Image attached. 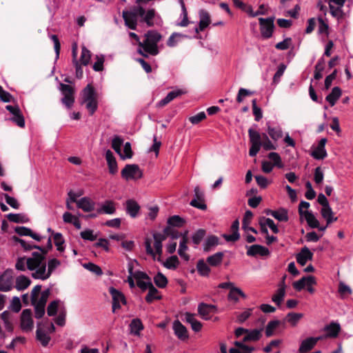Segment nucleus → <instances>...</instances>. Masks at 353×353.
Here are the masks:
<instances>
[{
	"mask_svg": "<svg viewBox=\"0 0 353 353\" xmlns=\"http://www.w3.org/2000/svg\"><path fill=\"white\" fill-rule=\"evenodd\" d=\"M247 254L248 256H256L260 255L261 256H268L270 254L269 250L262 245H253L248 248L247 251Z\"/></svg>",
	"mask_w": 353,
	"mask_h": 353,
	"instance_id": "5701e85b",
	"label": "nucleus"
},
{
	"mask_svg": "<svg viewBox=\"0 0 353 353\" xmlns=\"http://www.w3.org/2000/svg\"><path fill=\"white\" fill-rule=\"evenodd\" d=\"M240 296L243 299L246 298V295L240 288L234 287L230 290L228 294L229 300L238 302Z\"/></svg>",
	"mask_w": 353,
	"mask_h": 353,
	"instance_id": "a19ab883",
	"label": "nucleus"
},
{
	"mask_svg": "<svg viewBox=\"0 0 353 353\" xmlns=\"http://www.w3.org/2000/svg\"><path fill=\"white\" fill-rule=\"evenodd\" d=\"M37 339L40 341L43 346H47L50 341V336L41 327L37 330Z\"/></svg>",
	"mask_w": 353,
	"mask_h": 353,
	"instance_id": "37998d69",
	"label": "nucleus"
},
{
	"mask_svg": "<svg viewBox=\"0 0 353 353\" xmlns=\"http://www.w3.org/2000/svg\"><path fill=\"white\" fill-rule=\"evenodd\" d=\"M48 250H45L43 253L39 252L37 255L39 263L37 270L32 273V276L36 279L46 280L48 279L54 270L60 265V261L57 259H50L48 262V270H46V261L45 255Z\"/></svg>",
	"mask_w": 353,
	"mask_h": 353,
	"instance_id": "7ed1b4c3",
	"label": "nucleus"
},
{
	"mask_svg": "<svg viewBox=\"0 0 353 353\" xmlns=\"http://www.w3.org/2000/svg\"><path fill=\"white\" fill-rule=\"evenodd\" d=\"M130 332L134 335H139L140 331L143 329L142 322L139 319H133L130 324Z\"/></svg>",
	"mask_w": 353,
	"mask_h": 353,
	"instance_id": "c03bdc74",
	"label": "nucleus"
},
{
	"mask_svg": "<svg viewBox=\"0 0 353 353\" xmlns=\"http://www.w3.org/2000/svg\"><path fill=\"white\" fill-rule=\"evenodd\" d=\"M168 224L172 226L175 227H181L183 225L184 221L182 218H181L179 216L174 215L171 216L168 221Z\"/></svg>",
	"mask_w": 353,
	"mask_h": 353,
	"instance_id": "774afa93",
	"label": "nucleus"
},
{
	"mask_svg": "<svg viewBox=\"0 0 353 353\" xmlns=\"http://www.w3.org/2000/svg\"><path fill=\"white\" fill-rule=\"evenodd\" d=\"M95 61L92 65L94 70L97 72L102 71L103 70V63L105 61V57L102 54L96 55Z\"/></svg>",
	"mask_w": 353,
	"mask_h": 353,
	"instance_id": "5fc2aeb1",
	"label": "nucleus"
},
{
	"mask_svg": "<svg viewBox=\"0 0 353 353\" xmlns=\"http://www.w3.org/2000/svg\"><path fill=\"white\" fill-rule=\"evenodd\" d=\"M196 268L198 272L202 276H208L210 272L208 265L203 260L198 261Z\"/></svg>",
	"mask_w": 353,
	"mask_h": 353,
	"instance_id": "6e6d98bb",
	"label": "nucleus"
},
{
	"mask_svg": "<svg viewBox=\"0 0 353 353\" xmlns=\"http://www.w3.org/2000/svg\"><path fill=\"white\" fill-rule=\"evenodd\" d=\"M263 330V328L248 330L246 334L243 337V342L259 341L262 336Z\"/></svg>",
	"mask_w": 353,
	"mask_h": 353,
	"instance_id": "7c9ffc66",
	"label": "nucleus"
},
{
	"mask_svg": "<svg viewBox=\"0 0 353 353\" xmlns=\"http://www.w3.org/2000/svg\"><path fill=\"white\" fill-rule=\"evenodd\" d=\"M274 17L259 19L261 34L264 39L272 37L274 29Z\"/></svg>",
	"mask_w": 353,
	"mask_h": 353,
	"instance_id": "9b49d317",
	"label": "nucleus"
},
{
	"mask_svg": "<svg viewBox=\"0 0 353 353\" xmlns=\"http://www.w3.org/2000/svg\"><path fill=\"white\" fill-rule=\"evenodd\" d=\"M37 255H39V252H34L31 257L26 258L23 256L18 258L15 264V268L19 271H25L28 268L29 270L35 272L39 263Z\"/></svg>",
	"mask_w": 353,
	"mask_h": 353,
	"instance_id": "423d86ee",
	"label": "nucleus"
},
{
	"mask_svg": "<svg viewBox=\"0 0 353 353\" xmlns=\"http://www.w3.org/2000/svg\"><path fill=\"white\" fill-rule=\"evenodd\" d=\"M248 134L251 144L249 154L251 157H254L259 152L262 145L261 135L257 131L252 128L248 130Z\"/></svg>",
	"mask_w": 353,
	"mask_h": 353,
	"instance_id": "9d476101",
	"label": "nucleus"
},
{
	"mask_svg": "<svg viewBox=\"0 0 353 353\" xmlns=\"http://www.w3.org/2000/svg\"><path fill=\"white\" fill-rule=\"evenodd\" d=\"M59 89L63 96L61 99V102L66 108H71L74 102V88L70 85L60 83Z\"/></svg>",
	"mask_w": 353,
	"mask_h": 353,
	"instance_id": "1a4fd4ad",
	"label": "nucleus"
},
{
	"mask_svg": "<svg viewBox=\"0 0 353 353\" xmlns=\"http://www.w3.org/2000/svg\"><path fill=\"white\" fill-rule=\"evenodd\" d=\"M268 215H271L279 221L286 222L288 221V210L284 208H280L278 210H268L266 212Z\"/></svg>",
	"mask_w": 353,
	"mask_h": 353,
	"instance_id": "c756f323",
	"label": "nucleus"
},
{
	"mask_svg": "<svg viewBox=\"0 0 353 353\" xmlns=\"http://www.w3.org/2000/svg\"><path fill=\"white\" fill-rule=\"evenodd\" d=\"M194 198L190 201V205L194 208L205 210L207 205L205 203L204 193L201 191L199 186H196L194 190Z\"/></svg>",
	"mask_w": 353,
	"mask_h": 353,
	"instance_id": "4468645a",
	"label": "nucleus"
},
{
	"mask_svg": "<svg viewBox=\"0 0 353 353\" xmlns=\"http://www.w3.org/2000/svg\"><path fill=\"white\" fill-rule=\"evenodd\" d=\"M31 283L30 279L24 275H20L16 278L15 288L17 290L21 291L28 288Z\"/></svg>",
	"mask_w": 353,
	"mask_h": 353,
	"instance_id": "f704fd0d",
	"label": "nucleus"
},
{
	"mask_svg": "<svg viewBox=\"0 0 353 353\" xmlns=\"http://www.w3.org/2000/svg\"><path fill=\"white\" fill-rule=\"evenodd\" d=\"M223 258V252H216L207 259V262L212 266H217L222 262Z\"/></svg>",
	"mask_w": 353,
	"mask_h": 353,
	"instance_id": "09e8293b",
	"label": "nucleus"
},
{
	"mask_svg": "<svg viewBox=\"0 0 353 353\" xmlns=\"http://www.w3.org/2000/svg\"><path fill=\"white\" fill-rule=\"evenodd\" d=\"M285 277H283V281L279 284V288L276 291V293L272 297V301L278 306L281 305L285 296Z\"/></svg>",
	"mask_w": 353,
	"mask_h": 353,
	"instance_id": "6ab92c4d",
	"label": "nucleus"
},
{
	"mask_svg": "<svg viewBox=\"0 0 353 353\" xmlns=\"http://www.w3.org/2000/svg\"><path fill=\"white\" fill-rule=\"evenodd\" d=\"M100 99V94L90 86V114H93L97 111Z\"/></svg>",
	"mask_w": 353,
	"mask_h": 353,
	"instance_id": "4be33fe9",
	"label": "nucleus"
},
{
	"mask_svg": "<svg viewBox=\"0 0 353 353\" xmlns=\"http://www.w3.org/2000/svg\"><path fill=\"white\" fill-rule=\"evenodd\" d=\"M161 296L159 294V291L154 287L153 285H150L148 289V293L145 297V301L148 303H152L154 300L161 299Z\"/></svg>",
	"mask_w": 353,
	"mask_h": 353,
	"instance_id": "49530a36",
	"label": "nucleus"
},
{
	"mask_svg": "<svg viewBox=\"0 0 353 353\" xmlns=\"http://www.w3.org/2000/svg\"><path fill=\"white\" fill-rule=\"evenodd\" d=\"M121 176L126 181L138 180L143 176V172L137 164H128L121 172Z\"/></svg>",
	"mask_w": 353,
	"mask_h": 353,
	"instance_id": "6e6552de",
	"label": "nucleus"
},
{
	"mask_svg": "<svg viewBox=\"0 0 353 353\" xmlns=\"http://www.w3.org/2000/svg\"><path fill=\"white\" fill-rule=\"evenodd\" d=\"M122 17L124 20L125 26L131 30L137 29L139 18L148 27H152L157 24V20L160 19V17L157 14L154 8L145 10L141 6H134L130 10H123Z\"/></svg>",
	"mask_w": 353,
	"mask_h": 353,
	"instance_id": "f257e3e1",
	"label": "nucleus"
},
{
	"mask_svg": "<svg viewBox=\"0 0 353 353\" xmlns=\"http://www.w3.org/2000/svg\"><path fill=\"white\" fill-rule=\"evenodd\" d=\"M14 276L12 270H7L0 275V291L8 292L12 289Z\"/></svg>",
	"mask_w": 353,
	"mask_h": 353,
	"instance_id": "f8f14e48",
	"label": "nucleus"
},
{
	"mask_svg": "<svg viewBox=\"0 0 353 353\" xmlns=\"http://www.w3.org/2000/svg\"><path fill=\"white\" fill-rule=\"evenodd\" d=\"M163 266L169 270H175L179 265V261L176 256L174 255L168 258L163 263Z\"/></svg>",
	"mask_w": 353,
	"mask_h": 353,
	"instance_id": "de8ad7c7",
	"label": "nucleus"
},
{
	"mask_svg": "<svg viewBox=\"0 0 353 353\" xmlns=\"http://www.w3.org/2000/svg\"><path fill=\"white\" fill-rule=\"evenodd\" d=\"M59 305H60V301H52L48 308H47V312H48V316H54L57 311L59 309Z\"/></svg>",
	"mask_w": 353,
	"mask_h": 353,
	"instance_id": "bf43d9fd",
	"label": "nucleus"
},
{
	"mask_svg": "<svg viewBox=\"0 0 353 353\" xmlns=\"http://www.w3.org/2000/svg\"><path fill=\"white\" fill-rule=\"evenodd\" d=\"M316 279L313 276H303L299 281H296L293 283V288L297 290L301 291L305 287H306L307 284H316Z\"/></svg>",
	"mask_w": 353,
	"mask_h": 353,
	"instance_id": "a878e982",
	"label": "nucleus"
},
{
	"mask_svg": "<svg viewBox=\"0 0 353 353\" xmlns=\"http://www.w3.org/2000/svg\"><path fill=\"white\" fill-rule=\"evenodd\" d=\"M123 139L119 137L116 136L114 137L112 141V148L115 150L117 153L121 154V147L123 144Z\"/></svg>",
	"mask_w": 353,
	"mask_h": 353,
	"instance_id": "338daca9",
	"label": "nucleus"
},
{
	"mask_svg": "<svg viewBox=\"0 0 353 353\" xmlns=\"http://www.w3.org/2000/svg\"><path fill=\"white\" fill-rule=\"evenodd\" d=\"M313 254L307 247H303L301 252L296 255V261L301 265L303 266L306 264L307 261L312 260Z\"/></svg>",
	"mask_w": 353,
	"mask_h": 353,
	"instance_id": "393cba45",
	"label": "nucleus"
},
{
	"mask_svg": "<svg viewBox=\"0 0 353 353\" xmlns=\"http://www.w3.org/2000/svg\"><path fill=\"white\" fill-rule=\"evenodd\" d=\"M303 316L302 313L290 312L286 316V321L293 327L296 326Z\"/></svg>",
	"mask_w": 353,
	"mask_h": 353,
	"instance_id": "8fccbe9b",
	"label": "nucleus"
},
{
	"mask_svg": "<svg viewBox=\"0 0 353 353\" xmlns=\"http://www.w3.org/2000/svg\"><path fill=\"white\" fill-rule=\"evenodd\" d=\"M154 281L155 284L161 288H165L168 283V279L162 273L159 272L154 277Z\"/></svg>",
	"mask_w": 353,
	"mask_h": 353,
	"instance_id": "4d7b16f0",
	"label": "nucleus"
},
{
	"mask_svg": "<svg viewBox=\"0 0 353 353\" xmlns=\"http://www.w3.org/2000/svg\"><path fill=\"white\" fill-rule=\"evenodd\" d=\"M13 240L15 241V242H17L19 243H20L21 246L24 249V250L26 251H28V250H31L32 249H38L39 250L41 251V253L43 252V251L45 250L44 248H41V246H39V245H33L32 243H28L26 242L25 240L23 239H19V237L17 236H14L12 237Z\"/></svg>",
	"mask_w": 353,
	"mask_h": 353,
	"instance_id": "e433bc0d",
	"label": "nucleus"
},
{
	"mask_svg": "<svg viewBox=\"0 0 353 353\" xmlns=\"http://www.w3.org/2000/svg\"><path fill=\"white\" fill-rule=\"evenodd\" d=\"M219 244V239L216 236H209L205 243L204 250L205 251H209L210 248L214 247Z\"/></svg>",
	"mask_w": 353,
	"mask_h": 353,
	"instance_id": "680f3d73",
	"label": "nucleus"
},
{
	"mask_svg": "<svg viewBox=\"0 0 353 353\" xmlns=\"http://www.w3.org/2000/svg\"><path fill=\"white\" fill-rule=\"evenodd\" d=\"M116 212L115 203L110 200L103 202L97 209L99 214H113Z\"/></svg>",
	"mask_w": 353,
	"mask_h": 353,
	"instance_id": "bb28decb",
	"label": "nucleus"
},
{
	"mask_svg": "<svg viewBox=\"0 0 353 353\" xmlns=\"http://www.w3.org/2000/svg\"><path fill=\"white\" fill-rule=\"evenodd\" d=\"M280 325L281 321L279 320H273L268 322L265 328V336L267 337L273 336Z\"/></svg>",
	"mask_w": 353,
	"mask_h": 353,
	"instance_id": "58836bf2",
	"label": "nucleus"
},
{
	"mask_svg": "<svg viewBox=\"0 0 353 353\" xmlns=\"http://www.w3.org/2000/svg\"><path fill=\"white\" fill-rule=\"evenodd\" d=\"M268 158L273 162L272 165L274 166H276L279 168H282L283 167L281 158L277 152H272L269 153Z\"/></svg>",
	"mask_w": 353,
	"mask_h": 353,
	"instance_id": "864d4df0",
	"label": "nucleus"
},
{
	"mask_svg": "<svg viewBox=\"0 0 353 353\" xmlns=\"http://www.w3.org/2000/svg\"><path fill=\"white\" fill-rule=\"evenodd\" d=\"M239 222L238 220H235L231 226V230L232 233L231 234H224L223 238L227 241H237L239 237Z\"/></svg>",
	"mask_w": 353,
	"mask_h": 353,
	"instance_id": "2f4dec72",
	"label": "nucleus"
},
{
	"mask_svg": "<svg viewBox=\"0 0 353 353\" xmlns=\"http://www.w3.org/2000/svg\"><path fill=\"white\" fill-rule=\"evenodd\" d=\"M325 330L327 332V337L335 338L338 336L341 327L339 323L332 322L325 327Z\"/></svg>",
	"mask_w": 353,
	"mask_h": 353,
	"instance_id": "4c0bfd02",
	"label": "nucleus"
},
{
	"mask_svg": "<svg viewBox=\"0 0 353 353\" xmlns=\"http://www.w3.org/2000/svg\"><path fill=\"white\" fill-rule=\"evenodd\" d=\"M154 249L152 247V241L151 239L147 238L145 240V246L146 253L152 256L153 259L161 261V257L163 253L162 243L166 239V236L161 233L153 234Z\"/></svg>",
	"mask_w": 353,
	"mask_h": 353,
	"instance_id": "39448f33",
	"label": "nucleus"
},
{
	"mask_svg": "<svg viewBox=\"0 0 353 353\" xmlns=\"http://www.w3.org/2000/svg\"><path fill=\"white\" fill-rule=\"evenodd\" d=\"M341 94V89L339 87H334L332 88V92L326 97L325 100L331 106H334Z\"/></svg>",
	"mask_w": 353,
	"mask_h": 353,
	"instance_id": "c9c22d12",
	"label": "nucleus"
},
{
	"mask_svg": "<svg viewBox=\"0 0 353 353\" xmlns=\"http://www.w3.org/2000/svg\"><path fill=\"white\" fill-rule=\"evenodd\" d=\"M214 308V307L212 305L202 303L198 306V313L203 319L208 320L210 319V313L212 312Z\"/></svg>",
	"mask_w": 353,
	"mask_h": 353,
	"instance_id": "72a5a7b5",
	"label": "nucleus"
},
{
	"mask_svg": "<svg viewBox=\"0 0 353 353\" xmlns=\"http://www.w3.org/2000/svg\"><path fill=\"white\" fill-rule=\"evenodd\" d=\"M66 311L64 307L60 308L59 314L55 319V323L59 326H63L65 322Z\"/></svg>",
	"mask_w": 353,
	"mask_h": 353,
	"instance_id": "0e129e2a",
	"label": "nucleus"
},
{
	"mask_svg": "<svg viewBox=\"0 0 353 353\" xmlns=\"http://www.w3.org/2000/svg\"><path fill=\"white\" fill-rule=\"evenodd\" d=\"M125 209L131 217L135 218L140 210V206L136 201L129 199L125 202Z\"/></svg>",
	"mask_w": 353,
	"mask_h": 353,
	"instance_id": "c85d7f7f",
	"label": "nucleus"
},
{
	"mask_svg": "<svg viewBox=\"0 0 353 353\" xmlns=\"http://www.w3.org/2000/svg\"><path fill=\"white\" fill-rule=\"evenodd\" d=\"M109 292L112 298V310L115 312L116 310L121 307V304L125 305L126 300L123 294L115 289L113 287L110 288Z\"/></svg>",
	"mask_w": 353,
	"mask_h": 353,
	"instance_id": "ddd939ff",
	"label": "nucleus"
},
{
	"mask_svg": "<svg viewBox=\"0 0 353 353\" xmlns=\"http://www.w3.org/2000/svg\"><path fill=\"white\" fill-rule=\"evenodd\" d=\"M187 92L183 89H176L170 92L167 96L161 99L158 103L157 107L162 108L171 102L174 99L179 97L180 96L185 94Z\"/></svg>",
	"mask_w": 353,
	"mask_h": 353,
	"instance_id": "dca6fc26",
	"label": "nucleus"
},
{
	"mask_svg": "<svg viewBox=\"0 0 353 353\" xmlns=\"http://www.w3.org/2000/svg\"><path fill=\"white\" fill-rule=\"evenodd\" d=\"M53 239L57 250L60 252L63 251V244L65 243V241L63 239L62 234L59 232L54 233L53 236Z\"/></svg>",
	"mask_w": 353,
	"mask_h": 353,
	"instance_id": "603ef678",
	"label": "nucleus"
},
{
	"mask_svg": "<svg viewBox=\"0 0 353 353\" xmlns=\"http://www.w3.org/2000/svg\"><path fill=\"white\" fill-rule=\"evenodd\" d=\"M185 38H188V36L179 32H173L167 41V46L170 48H174Z\"/></svg>",
	"mask_w": 353,
	"mask_h": 353,
	"instance_id": "473e14b6",
	"label": "nucleus"
},
{
	"mask_svg": "<svg viewBox=\"0 0 353 353\" xmlns=\"http://www.w3.org/2000/svg\"><path fill=\"white\" fill-rule=\"evenodd\" d=\"M210 17L209 13L204 10H201L199 11V27L195 28L194 31L196 34L202 32L206 28L210 23Z\"/></svg>",
	"mask_w": 353,
	"mask_h": 353,
	"instance_id": "a211bd4d",
	"label": "nucleus"
},
{
	"mask_svg": "<svg viewBox=\"0 0 353 353\" xmlns=\"http://www.w3.org/2000/svg\"><path fill=\"white\" fill-rule=\"evenodd\" d=\"M144 37L145 39L139 43L138 53L144 57L157 55L159 53L157 44L161 40L162 35L156 30H149Z\"/></svg>",
	"mask_w": 353,
	"mask_h": 353,
	"instance_id": "f03ea898",
	"label": "nucleus"
},
{
	"mask_svg": "<svg viewBox=\"0 0 353 353\" xmlns=\"http://www.w3.org/2000/svg\"><path fill=\"white\" fill-rule=\"evenodd\" d=\"M188 241V232H185L183 234H182V239L179 243L178 254L186 261L190 260V256L186 253V251L188 249L187 246Z\"/></svg>",
	"mask_w": 353,
	"mask_h": 353,
	"instance_id": "b1692460",
	"label": "nucleus"
},
{
	"mask_svg": "<svg viewBox=\"0 0 353 353\" xmlns=\"http://www.w3.org/2000/svg\"><path fill=\"white\" fill-rule=\"evenodd\" d=\"M21 327L23 331L28 332L33 327V321L32 319V313L30 310H24L21 316Z\"/></svg>",
	"mask_w": 353,
	"mask_h": 353,
	"instance_id": "2eb2a0df",
	"label": "nucleus"
},
{
	"mask_svg": "<svg viewBox=\"0 0 353 353\" xmlns=\"http://www.w3.org/2000/svg\"><path fill=\"white\" fill-rule=\"evenodd\" d=\"M81 193H75L72 191L68 193V199L66 201V205L68 209L72 210L73 208L72 206V203H75L77 201V199L81 196Z\"/></svg>",
	"mask_w": 353,
	"mask_h": 353,
	"instance_id": "052dcab7",
	"label": "nucleus"
},
{
	"mask_svg": "<svg viewBox=\"0 0 353 353\" xmlns=\"http://www.w3.org/2000/svg\"><path fill=\"white\" fill-rule=\"evenodd\" d=\"M41 285L34 286L31 292V302L32 305L45 306L50 295V290L47 289L41 292Z\"/></svg>",
	"mask_w": 353,
	"mask_h": 353,
	"instance_id": "0eeeda50",
	"label": "nucleus"
},
{
	"mask_svg": "<svg viewBox=\"0 0 353 353\" xmlns=\"http://www.w3.org/2000/svg\"><path fill=\"white\" fill-rule=\"evenodd\" d=\"M339 292L341 297L343 298L351 294L352 291L348 285L341 281L339 285Z\"/></svg>",
	"mask_w": 353,
	"mask_h": 353,
	"instance_id": "e2e57ef3",
	"label": "nucleus"
},
{
	"mask_svg": "<svg viewBox=\"0 0 353 353\" xmlns=\"http://www.w3.org/2000/svg\"><path fill=\"white\" fill-rule=\"evenodd\" d=\"M304 217L310 227L312 228H319V222L312 212L305 211Z\"/></svg>",
	"mask_w": 353,
	"mask_h": 353,
	"instance_id": "a18cd8bd",
	"label": "nucleus"
},
{
	"mask_svg": "<svg viewBox=\"0 0 353 353\" xmlns=\"http://www.w3.org/2000/svg\"><path fill=\"white\" fill-rule=\"evenodd\" d=\"M1 198H4L6 199V202L14 209H18L19 208L18 201L15 198L9 196L8 194L2 193L1 194Z\"/></svg>",
	"mask_w": 353,
	"mask_h": 353,
	"instance_id": "13d9d810",
	"label": "nucleus"
},
{
	"mask_svg": "<svg viewBox=\"0 0 353 353\" xmlns=\"http://www.w3.org/2000/svg\"><path fill=\"white\" fill-rule=\"evenodd\" d=\"M78 45L73 43L72 46V63L75 68V75L77 79H81L83 75V67L88 65V50L84 45L81 48V53L77 57Z\"/></svg>",
	"mask_w": 353,
	"mask_h": 353,
	"instance_id": "20e7f679",
	"label": "nucleus"
},
{
	"mask_svg": "<svg viewBox=\"0 0 353 353\" xmlns=\"http://www.w3.org/2000/svg\"><path fill=\"white\" fill-rule=\"evenodd\" d=\"M343 6L336 5L335 3L329 1V7L331 14L339 19H341L343 17V12L342 8Z\"/></svg>",
	"mask_w": 353,
	"mask_h": 353,
	"instance_id": "79ce46f5",
	"label": "nucleus"
},
{
	"mask_svg": "<svg viewBox=\"0 0 353 353\" xmlns=\"http://www.w3.org/2000/svg\"><path fill=\"white\" fill-rule=\"evenodd\" d=\"M321 213L326 220L327 225L337 220V217H334L332 210L330 205L322 208Z\"/></svg>",
	"mask_w": 353,
	"mask_h": 353,
	"instance_id": "ea45409f",
	"label": "nucleus"
},
{
	"mask_svg": "<svg viewBox=\"0 0 353 353\" xmlns=\"http://www.w3.org/2000/svg\"><path fill=\"white\" fill-rule=\"evenodd\" d=\"M319 337H309L303 340L299 348V353H305L310 351L316 344Z\"/></svg>",
	"mask_w": 353,
	"mask_h": 353,
	"instance_id": "aec40b11",
	"label": "nucleus"
},
{
	"mask_svg": "<svg viewBox=\"0 0 353 353\" xmlns=\"http://www.w3.org/2000/svg\"><path fill=\"white\" fill-rule=\"evenodd\" d=\"M268 132L270 137L275 141L281 139L283 136V132L281 130V128L279 127L272 128L268 126Z\"/></svg>",
	"mask_w": 353,
	"mask_h": 353,
	"instance_id": "3c124183",
	"label": "nucleus"
},
{
	"mask_svg": "<svg viewBox=\"0 0 353 353\" xmlns=\"http://www.w3.org/2000/svg\"><path fill=\"white\" fill-rule=\"evenodd\" d=\"M327 142L325 138L321 139L317 147L312 152V156L316 159H323L327 156L325 145Z\"/></svg>",
	"mask_w": 353,
	"mask_h": 353,
	"instance_id": "412c9836",
	"label": "nucleus"
},
{
	"mask_svg": "<svg viewBox=\"0 0 353 353\" xmlns=\"http://www.w3.org/2000/svg\"><path fill=\"white\" fill-rule=\"evenodd\" d=\"M205 235V231L203 229H199L192 235V241L195 245H199L201 240Z\"/></svg>",
	"mask_w": 353,
	"mask_h": 353,
	"instance_id": "69168bd1",
	"label": "nucleus"
},
{
	"mask_svg": "<svg viewBox=\"0 0 353 353\" xmlns=\"http://www.w3.org/2000/svg\"><path fill=\"white\" fill-rule=\"evenodd\" d=\"M105 159L108 165L109 172L115 174L118 172L117 163L113 153L108 150L105 152Z\"/></svg>",
	"mask_w": 353,
	"mask_h": 353,
	"instance_id": "cd10ccee",
	"label": "nucleus"
},
{
	"mask_svg": "<svg viewBox=\"0 0 353 353\" xmlns=\"http://www.w3.org/2000/svg\"><path fill=\"white\" fill-rule=\"evenodd\" d=\"M172 328L174 334L181 341L188 339V333L187 328L179 321L176 320L173 322Z\"/></svg>",
	"mask_w": 353,
	"mask_h": 353,
	"instance_id": "f3484780",
	"label": "nucleus"
}]
</instances>
